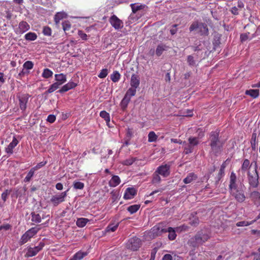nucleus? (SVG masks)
<instances>
[{
	"instance_id": "obj_5",
	"label": "nucleus",
	"mask_w": 260,
	"mask_h": 260,
	"mask_svg": "<svg viewBox=\"0 0 260 260\" xmlns=\"http://www.w3.org/2000/svg\"><path fill=\"white\" fill-rule=\"evenodd\" d=\"M40 230V228L34 227L27 231L21 237L19 241L20 245H22L26 243L32 238Z\"/></svg>"
},
{
	"instance_id": "obj_31",
	"label": "nucleus",
	"mask_w": 260,
	"mask_h": 260,
	"mask_svg": "<svg viewBox=\"0 0 260 260\" xmlns=\"http://www.w3.org/2000/svg\"><path fill=\"white\" fill-rule=\"evenodd\" d=\"M167 47L165 45L160 44L158 45L156 49V54L158 56H160L162 52L167 50Z\"/></svg>"
},
{
	"instance_id": "obj_57",
	"label": "nucleus",
	"mask_w": 260,
	"mask_h": 260,
	"mask_svg": "<svg viewBox=\"0 0 260 260\" xmlns=\"http://www.w3.org/2000/svg\"><path fill=\"white\" fill-rule=\"evenodd\" d=\"M78 35L83 40H87V35L82 30H78Z\"/></svg>"
},
{
	"instance_id": "obj_54",
	"label": "nucleus",
	"mask_w": 260,
	"mask_h": 260,
	"mask_svg": "<svg viewBox=\"0 0 260 260\" xmlns=\"http://www.w3.org/2000/svg\"><path fill=\"white\" fill-rule=\"evenodd\" d=\"M46 164H47L46 161H42V162L38 164L35 167H34L32 168L34 170H35L36 171V170H38L40 169V168H41L42 167H43V166H44Z\"/></svg>"
},
{
	"instance_id": "obj_26",
	"label": "nucleus",
	"mask_w": 260,
	"mask_h": 260,
	"mask_svg": "<svg viewBox=\"0 0 260 260\" xmlns=\"http://www.w3.org/2000/svg\"><path fill=\"white\" fill-rule=\"evenodd\" d=\"M197 176L193 173L188 174L184 179L183 182L185 184L191 183L192 181L196 180Z\"/></svg>"
},
{
	"instance_id": "obj_64",
	"label": "nucleus",
	"mask_w": 260,
	"mask_h": 260,
	"mask_svg": "<svg viewBox=\"0 0 260 260\" xmlns=\"http://www.w3.org/2000/svg\"><path fill=\"white\" fill-rule=\"evenodd\" d=\"M251 232L256 238H260V230H252Z\"/></svg>"
},
{
	"instance_id": "obj_37",
	"label": "nucleus",
	"mask_w": 260,
	"mask_h": 260,
	"mask_svg": "<svg viewBox=\"0 0 260 260\" xmlns=\"http://www.w3.org/2000/svg\"><path fill=\"white\" fill-rule=\"evenodd\" d=\"M73 186L75 189H82L84 187V184L83 182L75 180L73 183Z\"/></svg>"
},
{
	"instance_id": "obj_46",
	"label": "nucleus",
	"mask_w": 260,
	"mask_h": 260,
	"mask_svg": "<svg viewBox=\"0 0 260 260\" xmlns=\"http://www.w3.org/2000/svg\"><path fill=\"white\" fill-rule=\"evenodd\" d=\"M34 67V63L31 61H26L23 64V68L27 70H31Z\"/></svg>"
},
{
	"instance_id": "obj_36",
	"label": "nucleus",
	"mask_w": 260,
	"mask_h": 260,
	"mask_svg": "<svg viewBox=\"0 0 260 260\" xmlns=\"http://www.w3.org/2000/svg\"><path fill=\"white\" fill-rule=\"evenodd\" d=\"M140 207V205L136 204V205H131L127 208V211L131 214H134L138 211Z\"/></svg>"
},
{
	"instance_id": "obj_25",
	"label": "nucleus",
	"mask_w": 260,
	"mask_h": 260,
	"mask_svg": "<svg viewBox=\"0 0 260 260\" xmlns=\"http://www.w3.org/2000/svg\"><path fill=\"white\" fill-rule=\"evenodd\" d=\"M212 152L217 155L220 153L221 151L222 144L221 142H218L213 144V145H210Z\"/></svg>"
},
{
	"instance_id": "obj_48",
	"label": "nucleus",
	"mask_w": 260,
	"mask_h": 260,
	"mask_svg": "<svg viewBox=\"0 0 260 260\" xmlns=\"http://www.w3.org/2000/svg\"><path fill=\"white\" fill-rule=\"evenodd\" d=\"M62 28L64 31L69 30L71 27V24L69 21H65L62 23Z\"/></svg>"
},
{
	"instance_id": "obj_2",
	"label": "nucleus",
	"mask_w": 260,
	"mask_h": 260,
	"mask_svg": "<svg viewBox=\"0 0 260 260\" xmlns=\"http://www.w3.org/2000/svg\"><path fill=\"white\" fill-rule=\"evenodd\" d=\"M170 174V166L169 165H162L157 168L153 174L152 182L153 184H158L161 179L160 176L164 178L168 177Z\"/></svg>"
},
{
	"instance_id": "obj_9",
	"label": "nucleus",
	"mask_w": 260,
	"mask_h": 260,
	"mask_svg": "<svg viewBox=\"0 0 260 260\" xmlns=\"http://www.w3.org/2000/svg\"><path fill=\"white\" fill-rule=\"evenodd\" d=\"M141 245L140 239L135 237L129 239L126 243V247L131 250L136 251L140 247Z\"/></svg>"
},
{
	"instance_id": "obj_40",
	"label": "nucleus",
	"mask_w": 260,
	"mask_h": 260,
	"mask_svg": "<svg viewBox=\"0 0 260 260\" xmlns=\"http://www.w3.org/2000/svg\"><path fill=\"white\" fill-rule=\"evenodd\" d=\"M255 222V220H252L250 221H242L238 222L236 223L237 226H246L253 224Z\"/></svg>"
},
{
	"instance_id": "obj_51",
	"label": "nucleus",
	"mask_w": 260,
	"mask_h": 260,
	"mask_svg": "<svg viewBox=\"0 0 260 260\" xmlns=\"http://www.w3.org/2000/svg\"><path fill=\"white\" fill-rule=\"evenodd\" d=\"M108 73L109 72L108 69H103L101 71L100 73L98 75V77L100 78H104L107 76Z\"/></svg>"
},
{
	"instance_id": "obj_16",
	"label": "nucleus",
	"mask_w": 260,
	"mask_h": 260,
	"mask_svg": "<svg viewBox=\"0 0 260 260\" xmlns=\"http://www.w3.org/2000/svg\"><path fill=\"white\" fill-rule=\"evenodd\" d=\"M161 231L164 233L168 232V238L170 240H174L176 238L177 235L176 234V229L172 227H169L167 229H162Z\"/></svg>"
},
{
	"instance_id": "obj_20",
	"label": "nucleus",
	"mask_w": 260,
	"mask_h": 260,
	"mask_svg": "<svg viewBox=\"0 0 260 260\" xmlns=\"http://www.w3.org/2000/svg\"><path fill=\"white\" fill-rule=\"evenodd\" d=\"M130 84L132 87L137 88L139 87L140 85V79L137 75L135 74L132 75Z\"/></svg>"
},
{
	"instance_id": "obj_38",
	"label": "nucleus",
	"mask_w": 260,
	"mask_h": 260,
	"mask_svg": "<svg viewBox=\"0 0 260 260\" xmlns=\"http://www.w3.org/2000/svg\"><path fill=\"white\" fill-rule=\"evenodd\" d=\"M24 37L26 40L34 41L37 39V36L35 32H29L26 34Z\"/></svg>"
},
{
	"instance_id": "obj_56",
	"label": "nucleus",
	"mask_w": 260,
	"mask_h": 260,
	"mask_svg": "<svg viewBox=\"0 0 260 260\" xmlns=\"http://www.w3.org/2000/svg\"><path fill=\"white\" fill-rule=\"evenodd\" d=\"M177 232H182V231H187L188 229V227L186 225H182L180 226L177 227L176 228Z\"/></svg>"
},
{
	"instance_id": "obj_58",
	"label": "nucleus",
	"mask_w": 260,
	"mask_h": 260,
	"mask_svg": "<svg viewBox=\"0 0 260 260\" xmlns=\"http://www.w3.org/2000/svg\"><path fill=\"white\" fill-rule=\"evenodd\" d=\"M249 35V33H248V34L245 33V34H241L240 36V39H241V42H244V41H247L248 39Z\"/></svg>"
},
{
	"instance_id": "obj_3",
	"label": "nucleus",
	"mask_w": 260,
	"mask_h": 260,
	"mask_svg": "<svg viewBox=\"0 0 260 260\" xmlns=\"http://www.w3.org/2000/svg\"><path fill=\"white\" fill-rule=\"evenodd\" d=\"M210 238V233L205 230L198 232L194 237L190 240L191 245L193 247H198L207 241Z\"/></svg>"
},
{
	"instance_id": "obj_23",
	"label": "nucleus",
	"mask_w": 260,
	"mask_h": 260,
	"mask_svg": "<svg viewBox=\"0 0 260 260\" xmlns=\"http://www.w3.org/2000/svg\"><path fill=\"white\" fill-rule=\"evenodd\" d=\"M218 133L217 132H211L210 138L211 140L210 145H213L214 144L220 142L218 139Z\"/></svg>"
},
{
	"instance_id": "obj_21",
	"label": "nucleus",
	"mask_w": 260,
	"mask_h": 260,
	"mask_svg": "<svg viewBox=\"0 0 260 260\" xmlns=\"http://www.w3.org/2000/svg\"><path fill=\"white\" fill-rule=\"evenodd\" d=\"M67 17V14L64 12H57L54 16V21L56 24H58L60 21Z\"/></svg>"
},
{
	"instance_id": "obj_45",
	"label": "nucleus",
	"mask_w": 260,
	"mask_h": 260,
	"mask_svg": "<svg viewBox=\"0 0 260 260\" xmlns=\"http://www.w3.org/2000/svg\"><path fill=\"white\" fill-rule=\"evenodd\" d=\"M131 7L133 13L135 14L138 10L142 9L144 7L142 5H137L135 4H131Z\"/></svg>"
},
{
	"instance_id": "obj_32",
	"label": "nucleus",
	"mask_w": 260,
	"mask_h": 260,
	"mask_svg": "<svg viewBox=\"0 0 260 260\" xmlns=\"http://www.w3.org/2000/svg\"><path fill=\"white\" fill-rule=\"evenodd\" d=\"M131 99L129 98L124 95V98H123L120 103L121 107L123 110H124L126 108L128 104L129 103Z\"/></svg>"
},
{
	"instance_id": "obj_18",
	"label": "nucleus",
	"mask_w": 260,
	"mask_h": 260,
	"mask_svg": "<svg viewBox=\"0 0 260 260\" xmlns=\"http://www.w3.org/2000/svg\"><path fill=\"white\" fill-rule=\"evenodd\" d=\"M18 143V140L16 138V137H14L12 141L9 144L8 147L6 148V152L7 153L12 154L13 153V150L14 148L17 146Z\"/></svg>"
},
{
	"instance_id": "obj_47",
	"label": "nucleus",
	"mask_w": 260,
	"mask_h": 260,
	"mask_svg": "<svg viewBox=\"0 0 260 260\" xmlns=\"http://www.w3.org/2000/svg\"><path fill=\"white\" fill-rule=\"evenodd\" d=\"M188 142H189V143L190 144V146H192L193 147L195 146H197L199 144L198 139L196 137L189 138Z\"/></svg>"
},
{
	"instance_id": "obj_61",
	"label": "nucleus",
	"mask_w": 260,
	"mask_h": 260,
	"mask_svg": "<svg viewBox=\"0 0 260 260\" xmlns=\"http://www.w3.org/2000/svg\"><path fill=\"white\" fill-rule=\"evenodd\" d=\"M29 73L28 71H27L24 68L22 70V71L18 74V78H21L22 77L24 76L25 75Z\"/></svg>"
},
{
	"instance_id": "obj_33",
	"label": "nucleus",
	"mask_w": 260,
	"mask_h": 260,
	"mask_svg": "<svg viewBox=\"0 0 260 260\" xmlns=\"http://www.w3.org/2000/svg\"><path fill=\"white\" fill-rule=\"evenodd\" d=\"M158 136L153 131L150 132L148 135V141L149 142H155L157 139Z\"/></svg>"
},
{
	"instance_id": "obj_19",
	"label": "nucleus",
	"mask_w": 260,
	"mask_h": 260,
	"mask_svg": "<svg viewBox=\"0 0 260 260\" xmlns=\"http://www.w3.org/2000/svg\"><path fill=\"white\" fill-rule=\"evenodd\" d=\"M121 182V180L119 176L113 175L109 182V185L110 187H115L118 185Z\"/></svg>"
},
{
	"instance_id": "obj_28",
	"label": "nucleus",
	"mask_w": 260,
	"mask_h": 260,
	"mask_svg": "<svg viewBox=\"0 0 260 260\" xmlns=\"http://www.w3.org/2000/svg\"><path fill=\"white\" fill-rule=\"evenodd\" d=\"M245 94L249 95L253 98H256L259 95L258 89H250L245 91Z\"/></svg>"
},
{
	"instance_id": "obj_35",
	"label": "nucleus",
	"mask_w": 260,
	"mask_h": 260,
	"mask_svg": "<svg viewBox=\"0 0 260 260\" xmlns=\"http://www.w3.org/2000/svg\"><path fill=\"white\" fill-rule=\"evenodd\" d=\"M52 75L53 72L47 68L44 69L42 74V77L46 79L51 77Z\"/></svg>"
},
{
	"instance_id": "obj_24",
	"label": "nucleus",
	"mask_w": 260,
	"mask_h": 260,
	"mask_svg": "<svg viewBox=\"0 0 260 260\" xmlns=\"http://www.w3.org/2000/svg\"><path fill=\"white\" fill-rule=\"evenodd\" d=\"M88 252L86 251H79L76 253L72 258L70 260H81L83 257L86 256Z\"/></svg>"
},
{
	"instance_id": "obj_63",
	"label": "nucleus",
	"mask_w": 260,
	"mask_h": 260,
	"mask_svg": "<svg viewBox=\"0 0 260 260\" xmlns=\"http://www.w3.org/2000/svg\"><path fill=\"white\" fill-rule=\"evenodd\" d=\"M137 20V19L135 17V14L132 13L128 17V21L130 23H132L135 22Z\"/></svg>"
},
{
	"instance_id": "obj_50",
	"label": "nucleus",
	"mask_w": 260,
	"mask_h": 260,
	"mask_svg": "<svg viewBox=\"0 0 260 260\" xmlns=\"http://www.w3.org/2000/svg\"><path fill=\"white\" fill-rule=\"evenodd\" d=\"M43 33L45 36H50L52 34V30L49 26H45L43 28Z\"/></svg>"
},
{
	"instance_id": "obj_14",
	"label": "nucleus",
	"mask_w": 260,
	"mask_h": 260,
	"mask_svg": "<svg viewBox=\"0 0 260 260\" xmlns=\"http://www.w3.org/2000/svg\"><path fill=\"white\" fill-rule=\"evenodd\" d=\"M137 193L136 190L133 187L127 188L125 191L123 198L126 200L133 199Z\"/></svg>"
},
{
	"instance_id": "obj_10",
	"label": "nucleus",
	"mask_w": 260,
	"mask_h": 260,
	"mask_svg": "<svg viewBox=\"0 0 260 260\" xmlns=\"http://www.w3.org/2000/svg\"><path fill=\"white\" fill-rule=\"evenodd\" d=\"M109 22L116 30H119L123 27V21L115 15H113L110 17Z\"/></svg>"
},
{
	"instance_id": "obj_60",
	"label": "nucleus",
	"mask_w": 260,
	"mask_h": 260,
	"mask_svg": "<svg viewBox=\"0 0 260 260\" xmlns=\"http://www.w3.org/2000/svg\"><path fill=\"white\" fill-rule=\"evenodd\" d=\"M199 223V220L198 218H194L193 219H190V224L193 226H197Z\"/></svg>"
},
{
	"instance_id": "obj_4",
	"label": "nucleus",
	"mask_w": 260,
	"mask_h": 260,
	"mask_svg": "<svg viewBox=\"0 0 260 260\" xmlns=\"http://www.w3.org/2000/svg\"><path fill=\"white\" fill-rule=\"evenodd\" d=\"M190 31H196L197 33L201 36H207L209 34V30L207 24L205 23L195 21L193 22L189 27Z\"/></svg>"
},
{
	"instance_id": "obj_27",
	"label": "nucleus",
	"mask_w": 260,
	"mask_h": 260,
	"mask_svg": "<svg viewBox=\"0 0 260 260\" xmlns=\"http://www.w3.org/2000/svg\"><path fill=\"white\" fill-rule=\"evenodd\" d=\"M89 221L87 218H78L76 221V225L79 228H83Z\"/></svg>"
},
{
	"instance_id": "obj_59",
	"label": "nucleus",
	"mask_w": 260,
	"mask_h": 260,
	"mask_svg": "<svg viewBox=\"0 0 260 260\" xmlns=\"http://www.w3.org/2000/svg\"><path fill=\"white\" fill-rule=\"evenodd\" d=\"M240 10L236 6L233 7L231 8V12L234 15H238Z\"/></svg>"
},
{
	"instance_id": "obj_43",
	"label": "nucleus",
	"mask_w": 260,
	"mask_h": 260,
	"mask_svg": "<svg viewBox=\"0 0 260 260\" xmlns=\"http://www.w3.org/2000/svg\"><path fill=\"white\" fill-rule=\"evenodd\" d=\"M31 221L36 223L41 222V217L39 214L31 213Z\"/></svg>"
},
{
	"instance_id": "obj_6",
	"label": "nucleus",
	"mask_w": 260,
	"mask_h": 260,
	"mask_svg": "<svg viewBox=\"0 0 260 260\" xmlns=\"http://www.w3.org/2000/svg\"><path fill=\"white\" fill-rule=\"evenodd\" d=\"M45 244L43 242H40L39 245L34 247L30 246L25 249V257H29L36 255L44 247Z\"/></svg>"
},
{
	"instance_id": "obj_42",
	"label": "nucleus",
	"mask_w": 260,
	"mask_h": 260,
	"mask_svg": "<svg viewBox=\"0 0 260 260\" xmlns=\"http://www.w3.org/2000/svg\"><path fill=\"white\" fill-rule=\"evenodd\" d=\"M250 168V161L249 160L246 159L244 160L241 167V170L242 171H246Z\"/></svg>"
},
{
	"instance_id": "obj_1",
	"label": "nucleus",
	"mask_w": 260,
	"mask_h": 260,
	"mask_svg": "<svg viewBox=\"0 0 260 260\" xmlns=\"http://www.w3.org/2000/svg\"><path fill=\"white\" fill-rule=\"evenodd\" d=\"M229 190L231 197L239 203H243L246 199V187L242 182L237 179L236 174L232 172L230 176Z\"/></svg>"
},
{
	"instance_id": "obj_55",
	"label": "nucleus",
	"mask_w": 260,
	"mask_h": 260,
	"mask_svg": "<svg viewBox=\"0 0 260 260\" xmlns=\"http://www.w3.org/2000/svg\"><path fill=\"white\" fill-rule=\"evenodd\" d=\"M10 193V191L8 189L6 190L4 192L2 193L1 197L4 202H5L7 200V198L9 195Z\"/></svg>"
},
{
	"instance_id": "obj_34",
	"label": "nucleus",
	"mask_w": 260,
	"mask_h": 260,
	"mask_svg": "<svg viewBox=\"0 0 260 260\" xmlns=\"http://www.w3.org/2000/svg\"><path fill=\"white\" fill-rule=\"evenodd\" d=\"M136 88L131 87L127 90L125 96L131 99V98L136 94Z\"/></svg>"
},
{
	"instance_id": "obj_22",
	"label": "nucleus",
	"mask_w": 260,
	"mask_h": 260,
	"mask_svg": "<svg viewBox=\"0 0 260 260\" xmlns=\"http://www.w3.org/2000/svg\"><path fill=\"white\" fill-rule=\"evenodd\" d=\"M55 80L56 82L59 84L60 85H62L67 81V77L63 74H59L55 75Z\"/></svg>"
},
{
	"instance_id": "obj_41",
	"label": "nucleus",
	"mask_w": 260,
	"mask_h": 260,
	"mask_svg": "<svg viewBox=\"0 0 260 260\" xmlns=\"http://www.w3.org/2000/svg\"><path fill=\"white\" fill-rule=\"evenodd\" d=\"M60 85L59 83L57 82H55L53 83L49 88L47 92L48 93H50L53 92L54 91L58 89Z\"/></svg>"
},
{
	"instance_id": "obj_7",
	"label": "nucleus",
	"mask_w": 260,
	"mask_h": 260,
	"mask_svg": "<svg viewBox=\"0 0 260 260\" xmlns=\"http://www.w3.org/2000/svg\"><path fill=\"white\" fill-rule=\"evenodd\" d=\"M248 180L250 186L255 188L258 184V175L255 166L252 172H248Z\"/></svg>"
},
{
	"instance_id": "obj_39",
	"label": "nucleus",
	"mask_w": 260,
	"mask_h": 260,
	"mask_svg": "<svg viewBox=\"0 0 260 260\" xmlns=\"http://www.w3.org/2000/svg\"><path fill=\"white\" fill-rule=\"evenodd\" d=\"M184 146V153L185 154H189L191 153L193 151V147L192 146H190V144L189 143L187 144L186 142V144H183Z\"/></svg>"
},
{
	"instance_id": "obj_53",
	"label": "nucleus",
	"mask_w": 260,
	"mask_h": 260,
	"mask_svg": "<svg viewBox=\"0 0 260 260\" xmlns=\"http://www.w3.org/2000/svg\"><path fill=\"white\" fill-rule=\"evenodd\" d=\"M187 62L189 65L191 66H194L196 65V61L194 60L193 57L191 55L188 56Z\"/></svg>"
},
{
	"instance_id": "obj_15",
	"label": "nucleus",
	"mask_w": 260,
	"mask_h": 260,
	"mask_svg": "<svg viewBox=\"0 0 260 260\" xmlns=\"http://www.w3.org/2000/svg\"><path fill=\"white\" fill-rule=\"evenodd\" d=\"M250 198L253 203L257 206H260V193L253 191L250 193Z\"/></svg>"
},
{
	"instance_id": "obj_44",
	"label": "nucleus",
	"mask_w": 260,
	"mask_h": 260,
	"mask_svg": "<svg viewBox=\"0 0 260 260\" xmlns=\"http://www.w3.org/2000/svg\"><path fill=\"white\" fill-rule=\"evenodd\" d=\"M35 171L34 170L32 169V168H31L30 170V171H29V172L27 173L26 176L24 179V181L25 182H27L30 181V180H31L32 177L33 176V175L35 173Z\"/></svg>"
},
{
	"instance_id": "obj_52",
	"label": "nucleus",
	"mask_w": 260,
	"mask_h": 260,
	"mask_svg": "<svg viewBox=\"0 0 260 260\" xmlns=\"http://www.w3.org/2000/svg\"><path fill=\"white\" fill-rule=\"evenodd\" d=\"M136 158L134 157H131L128 159H125L122 162V164L126 166H129L133 164V162L135 161Z\"/></svg>"
},
{
	"instance_id": "obj_62",
	"label": "nucleus",
	"mask_w": 260,
	"mask_h": 260,
	"mask_svg": "<svg viewBox=\"0 0 260 260\" xmlns=\"http://www.w3.org/2000/svg\"><path fill=\"white\" fill-rule=\"evenodd\" d=\"M56 117L54 115H49L47 119V120L50 123H53L55 121Z\"/></svg>"
},
{
	"instance_id": "obj_30",
	"label": "nucleus",
	"mask_w": 260,
	"mask_h": 260,
	"mask_svg": "<svg viewBox=\"0 0 260 260\" xmlns=\"http://www.w3.org/2000/svg\"><path fill=\"white\" fill-rule=\"evenodd\" d=\"M120 77L121 75L120 73L117 71H114L113 73L110 75V78L111 80L115 83L117 82L119 80Z\"/></svg>"
},
{
	"instance_id": "obj_17",
	"label": "nucleus",
	"mask_w": 260,
	"mask_h": 260,
	"mask_svg": "<svg viewBox=\"0 0 260 260\" xmlns=\"http://www.w3.org/2000/svg\"><path fill=\"white\" fill-rule=\"evenodd\" d=\"M77 84L74 82L70 81L66 84L64 85L60 89L58 90L59 93L67 92L70 89L75 88L77 86Z\"/></svg>"
},
{
	"instance_id": "obj_12",
	"label": "nucleus",
	"mask_w": 260,
	"mask_h": 260,
	"mask_svg": "<svg viewBox=\"0 0 260 260\" xmlns=\"http://www.w3.org/2000/svg\"><path fill=\"white\" fill-rule=\"evenodd\" d=\"M29 98V95L28 94H24L19 96V106L21 110L24 111L26 109Z\"/></svg>"
},
{
	"instance_id": "obj_8",
	"label": "nucleus",
	"mask_w": 260,
	"mask_h": 260,
	"mask_svg": "<svg viewBox=\"0 0 260 260\" xmlns=\"http://www.w3.org/2000/svg\"><path fill=\"white\" fill-rule=\"evenodd\" d=\"M67 191L68 190L52 196L50 200V202L53 205V206H57L60 203H62L65 201V198L67 196Z\"/></svg>"
},
{
	"instance_id": "obj_13",
	"label": "nucleus",
	"mask_w": 260,
	"mask_h": 260,
	"mask_svg": "<svg viewBox=\"0 0 260 260\" xmlns=\"http://www.w3.org/2000/svg\"><path fill=\"white\" fill-rule=\"evenodd\" d=\"M162 228L160 225H156L154 226L150 230L149 232V236L152 238H155L158 235H160L161 234L163 233L162 231H161Z\"/></svg>"
},
{
	"instance_id": "obj_29",
	"label": "nucleus",
	"mask_w": 260,
	"mask_h": 260,
	"mask_svg": "<svg viewBox=\"0 0 260 260\" xmlns=\"http://www.w3.org/2000/svg\"><path fill=\"white\" fill-rule=\"evenodd\" d=\"M100 116L106 121L107 125H109L110 121L109 114L106 111H102L100 113Z\"/></svg>"
},
{
	"instance_id": "obj_49",
	"label": "nucleus",
	"mask_w": 260,
	"mask_h": 260,
	"mask_svg": "<svg viewBox=\"0 0 260 260\" xmlns=\"http://www.w3.org/2000/svg\"><path fill=\"white\" fill-rule=\"evenodd\" d=\"M118 226V223L116 224H112L109 225L106 228L107 232H114L115 231Z\"/></svg>"
},
{
	"instance_id": "obj_11",
	"label": "nucleus",
	"mask_w": 260,
	"mask_h": 260,
	"mask_svg": "<svg viewBox=\"0 0 260 260\" xmlns=\"http://www.w3.org/2000/svg\"><path fill=\"white\" fill-rule=\"evenodd\" d=\"M29 25L26 22L21 21L15 29V31L17 34H22L29 30Z\"/></svg>"
}]
</instances>
